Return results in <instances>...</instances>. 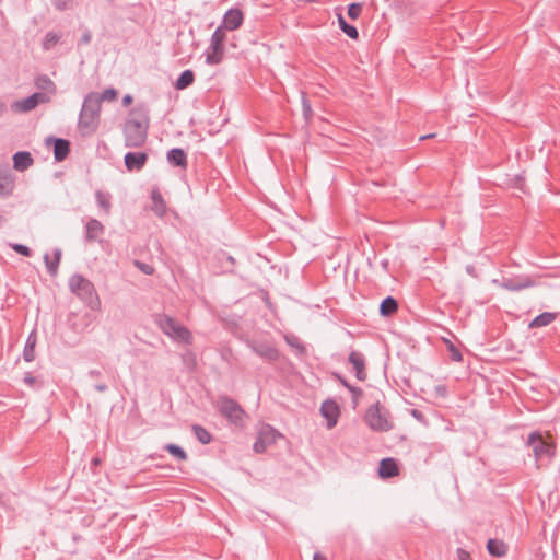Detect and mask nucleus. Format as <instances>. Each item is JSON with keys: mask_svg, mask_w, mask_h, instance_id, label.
I'll list each match as a JSON object with an SVG mask.
<instances>
[{"mask_svg": "<svg viewBox=\"0 0 560 560\" xmlns=\"http://www.w3.org/2000/svg\"><path fill=\"white\" fill-rule=\"evenodd\" d=\"M150 118L144 106L135 107L128 115L124 125V139L127 148H140L148 138Z\"/></svg>", "mask_w": 560, "mask_h": 560, "instance_id": "1", "label": "nucleus"}, {"mask_svg": "<svg viewBox=\"0 0 560 560\" xmlns=\"http://www.w3.org/2000/svg\"><path fill=\"white\" fill-rule=\"evenodd\" d=\"M102 106L94 94H88L79 117V128L83 135H92L98 126Z\"/></svg>", "mask_w": 560, "mask_h": 560, "instance_id": "2", "label": "nucleus"}, {"mask_svg": "<svg viewBox=\"0 0 560 560\" xmlns=\"http://www.w3.org/2000/svg\"><path fill=\"white\" fill-rule=\"evenodd\" d=\"M527 445L532 447L537 467L551 460L556 454V445L545 440L539 433H530L527 439Z\"/></svg>", "mask_w": 560, "mask_h": 560, "instance_id": "3", "label": "nucleus"}, {"mask_svg": "<svg viewBox=\"0 0 560 560\" xmlns=\"http://www.w3.org/2000/svg\"><path fill=\"white\" fill-rule=\"evenodd\" d=\"M365 422L369 428L377 432H387L393 428V420L389 411L380 402L370 406L365 413Z\"/></svg>", "mask_w": 560, "mask_h": 560, "instance_id": "4", "label": "nucleus"}, {"mask_svg": "<svg viewBox=\"0 0 560 560\" xmlns=\"http://www.w3.org/2000/svg\"><path fill=\"white\" fill-rule=\"evenodd\" d=\"M155 323L161 328V330L170 338L184 343H191L192 336L190 331L171 316L158 315L155 318Z\"/></svg>", "mask_w": 560, "mask_h": 560, "instance_id": "5", "label": "nucleus"}, {"mask_svg": "<svg viewBox=\"0 0 560 560\" xmlns=\"http://www.w3.org/2000/svg\"><path fill=\"white\" fill-rule=\"evenodd\" d=\"M224 27L219 26L210 38V47L206 56V62L209 65H218L221 62L224 52V42L226 39Z\"/></svg>", "mask_w": 560, "mask_h": 560, "instance_id": "6", "label": "nucleus"}, {"mask_svg": "<svg viewBox=\"0 0 560 560\" xmlns=\"http://www.w3.org/2000/svg\"><path fill=\"white\" fill-rule=\"evenodd\" d=\"M70 290L85 302L97 299L94 284L81 275H73L69 280Z\"/></svg>", "mask_w": 560, "mask_h": 560, "instance_id": "7", "label": "nucleus"}, {"mask_svg": "<svg viewBox=\"0 0 560 560\" xmlns=\"http://www.w3.org/2000/svg\"><path fill=\"white\" fill-rule=\"evenodd\" d=\"M217 407L219 411L234 424H241L243 422L245 412L235 400L221 397L217 402Z\"/></svg>", "mask_w": 560, "mask_h": 560, "instance_id": "8", "label": "nucleus"}, {"mask_svg": "<svg viewBox=\"0 0 560 560\" xmlns=\"http://www.w3.org/2000/svg\"><path fill=\"white\" fill-rule=\"evenodd\" d=\"M281 434L269 424H262L258 430L257 440L254 443L256 453H264L268 446L275 444Z\"/></svg>", "mask_w": 560, "mask_h": 560, "instance_id": "9", "label": "nucleus"}, {"mask_svg": "<svg viewBox=\"0 0 560 560\" xmlns=\"http://www.w3.org/2000/svg\"><path fill=\"white\" fill-rule=\"evenodd\" d=\"M48 103L46 94L34 93L26 98L15 101L12 104V109L19 113H27L34 109L38 104Z\"/></svg>", "mask_w": 560, "mask_h": 560, "instance_id": "10", "label": "nucleus"}, {"mask_svg": "<svg viewBox=\"0 0 560 560\" xmlns=\"http://www.w3.org/2000/svg\"><path fill=\"white\" fill-rule=\"evenodd\" d=\"M249 345L256 354L267 361L273 362L279 358V351L270 342L254 340Z\"/></svg>", "mask_w": 560, "mask_h": 560, "instance_id": "11", "label": "nucleus"}, {"mask_svg": "<svg viewBox=\"0 0 560 560\" xmlns=\"http://www.w3.org/2000/svg\"><path fill=\"white\" fill-rule=\"evenodd\" d=\"M148 161V154L145 152H128L125 154L124 162L125 166L129 172H139L143 168Z\"/></svg>", "mask_w": 560, "mask_h": 560, "instance_id": "12", "label": "nucleus"}, {"mask_svg": "<svg viewBox=\"0 0 560 560\" xmlns=\"http://www.w3.org/2000/svg\"><path fill=\"white\" fill-rule=\"evenodd\" d=\"M244 15L240 9H230L225 12L221 27L225 31H235L243 24Z\"/></svg>", "mask_w": 560, "mask_h": 560, "instance_id": "13", "label": "nucleus"}, {"mask_svg": "<svg viewBox=\"0 0 560 560\" xmlns=\"http://www.w3.org/2000/svg\"><path fill=\"white\" fill-rule=\"evenodd\" d=\"M320 413L327 420L328 429H331L338 422L340 410L334 400H326L322 404Z\"/></svg>", "mask_w": 560, "mask_h": 560, "instance_id": "14", "label": "nucleus"}, {"mask_svg": "<svg viewBox=\"0 0 560 560\" xmlns=\"http://www.w3.org/2000/svg\"><path fill=\"white\" fill-rule=\"evenodd\" d=\"M104 231V225L96 219H90L85 224V237L89 242L98 240Z\"/></svg>", "mask_w": 560, "mask_h": 560, "instance_id": "15", "label": "nucleus"}, {"mask_svg": "<svg viewBox=\"0 0 560 560\" xmlns=\"http://www.w3.org/2000/svg\"><path fill=\"white\" fill-rule=\"evenodd\" d=\"M35 85L40 92L39 94H46L48 97V102L50 101L51 96L56 94V85L47 75H39L35 80Z\"/></svg>", "mask_w": 560, "mask_h": 560, "instance_id": "16", "label": "nucleus"}, {"mask_svg": "<svg viewBox=\"0 0 560 560\" xmlns=\"http://www.w3.org/2000/svg\"><path fill=\"white\" fill-rule=\"evenodd\" d=\"M349 362L352 364L355 370V376L360 381H364L366 378L365 373V363L364 358L361 353L357 351H352L349 355Z\"/></svg>", "mask_w": 560, "mask_h": 560, "instance_id": "17", "label": "nucleus"}, {"mask_svg": "<svg viewBox=\"0 0 560 560\" xmlns=\"http://www.w3.org/2000/svg\"><path fill=\"white\" fill-rule=\"evenodd\" d=\"M399 472L397 463L393 458H384L380 463L378 475L382 478H390Z\"/></svg>", "mask_w": 560, "mask_h": 560, "instance_id": "18", "label": "nucleus"}, {"mask_svg": "<svg viewBox=\"0 0 560 560\" xmlns=\"http://www.w3.org/2000/svg\"><path fill=\"white\" fill-rule=\"evenodd\" d=\"M13 188L14 179L11 173L7 170H0V196L10 195Z\"/></svg>", "mask_w": 560, "mask_h": 560, "instance_id": "19", "label": "nucleus"}, {"mask_svg": "<svg viewBox=\"0 0 560 560\" xmlns=\"http://www.w3.org/2000/svg\"><path fill=\"white\" fill-rule=\"evenodd\" d=\"M33 164V158L28 152L20 151L13 155V166L18 171H25Z\"/></svg>", "mask_w": 560, "mask_h": 560, "instance_id": "20", "label": "nucleus"}, {"mask_svg": "<svg viewBox=\"0 0 560 560\" xmlns=\"http://www.w3.org/2000/svg\"><path fill=\"white\" fill-rule=\"evenodd\" d=\"M167 161L174 166L186 167L187 156L183 149H172L167 152Z\"/></svg>", "mask_w": 560, "mask_h": 560, "instance_id": "21", "label": "nucleus"}, {"mask_svg": "<svg viewBox=\"0 0 560 560\" xmlns=\"http://www.w3.org/2000/svg\"><path fill=\"white\" fill-rule=\"evenodd\" d=\"M37 342V335L36 331L33 330L26 340L24 351H23V358L26 362H32L35 358V346Z\"/></svg>", "mask_w": 560, "mask_h": 560, "instance_id": "22", "label": "nucleus"}, {"mask_svg": "<svg viewBox=\"0 0 560 560\" xmlns=\"http://www.w3.org/2000/svg\"><path fill=\"white\" fill-rule=\"evenodd\" d=\"M152 198V210L159 215L162 217L166 211V205L160 191L158 189H153L151 192Z\"/></svg>", "mask_w": 560, "mask_h": 560, "instance_id": "23", "label": "nucleus"}, {"mask_svg": "<svg viewBox=\"0 0 560 560\" xmlns=\"http://www.w3.org/2000/svg\"><path fill=\"white\" fill-rule=\"evenodd\" d=\"M69 153V142L65 139H56L54 145L55 160L60 162L66 159Z\"/></svg>", "mask_w": 560, "mask_h": 560, "instance_id": "24", "label": "nucleus"}, {"mask_svg": "<svg viewBox=\"0 0 560 560\" xmlns=\"http://www.w3.org/2000/svg\"><path fill=\"white\" fill-rule=\"evenodd\" d=\"M556 319V314L551 312H545L536 316L530 323L529 328L545 327L551 324Z\"/></svg>", "mask_w": 560, "mask_h": 560, "instance_id": "25", "label": "nucleus"}, {"mask_svg": "<svg viewBox=\"0 0 560 560\" xmlns=\"http://www.w3.org/2000/svg\"><path fill=\"white\" fill-rule=\"evenodd\" d=\"M487 549L489 553L494 557H503L508 551L506 545L503 541L497 539H489Z\"/></svg>", "mask_w": 560, "mask_h": 560, "instance_id": "26", "label": "nucleus"}, {"mask_svg": "<svg viewBox=\"0 0 560 560\" xmlns=\"http://www.w3.org/2000/svg\"><path fill=\"white\" fill-rule=\"evenodd\" d=\"M195 74L191 70H185L176 80L174 88L176 90H185L194 83Z\"/></svg>", "mask_w": 560, "mask_h": 560, "instance_id": "27", "label": "nucleus"}, {"mask_svg": "<svg viewBox=\"0 0 560 560\" xmlns=\"http://www.w3.org/2000/svg\"><path fill=\"white\" fill-rule=\"evenodd\" d=\"M397 308H398L397 301L394 298L388 296L385 300H383V302L381 303L380 313L383 316H390L392 314H394L397 311Z\"/></svg>", "mask_w": 560, "mask_h": 560, "instance_id": "28", "label": "nucleus"}, {"mask_svg": "<svg viewBox=\"0 0 560 560\" xmlns=\"http://www.w3.org/2000/svg\"><path fill=\"white\" fill-rule=\"evenodd\" d=\"M95 198H96L97 205L104 210V212L106 214H108L110 212V208H112L110 195L108 192L97 190L95 192Z\"/></svg>", "mask_w": 560, "mask_h": 560, "instance_id": "29", "label": "nucleus"}, {"mask_svg": "<svg viewBox=\"0 0 560 560\" xmlns=\"http://www.w3.org/2000/svg\"><path fill=\"white\" fill-rule=\"evenodd\" d=\"M337 16H338V24H339V27L341 28V31L345 34H347L351 39H358V37H359L358 30L353 25L348 24L341 14H338Z\"/></svg>", "mask_w": 560, "mask_h": 560, "instance_id": "30", "label": "nucleus"}, {"mask_svg": "<svg viewBox=\"0 0 560 560\" xmlns=\"http://www.w3.org/2000/svg\"><path fill=\"white\" fill-rule=\"evenodd\" d=\"M90 94H94V96L97 98V103L102 106V102H113L117 98V91L113 88L106 89L102 93L91 92Z\"/></svg>", "mask_w": 560, "mask_h": 560, "instance_id": "31", "label": "nucleus"}, {"mask_svg": "<svg viewBox=\"0 0 560 560\" xmlns=\"http://www.w3.org/2000/svg\"><path fill=\"white\" fill-rule=\"evenodd\" d=\"M192 431H194L196 438L198 439V441L201 442L202 444H208L211 441L210 433L201 425H198V424L192 425Z\"/></svg>", "mask_w": 560, "mask_h": 560, "instance_id": "32", "label": "nucleus"}, {"mask_svg": "<svg viewBox=\"0 0 560 560\" xmlns=\"http://www.w3.org/2000/svg\"><path fill=\"white\" fill-rule=\"evenodd\" d=\"M165 450L171 455H173L175 458H177L179 460H186L187 459L186 452L180 446H178L176 444H167V445H165Z\"/></svg>", "mask_w": 560, "mask_h": 560, "instance_id": "33", "label": "nucleus"}, {"mask_svg": "<svg viewBox=\"0 0 560 560\" xmlns=\"http://www.w3.org/2000/svg\"><path fill=\"white\" fill-rule=\"evenodd\" d=\"M59 39H60L59 34L54 33V32L47 33L44 38V42H43L44 49H46V50L51 49L59 42Z\"/></svg>", "mask_w": 560, "mask_h": 560, "instance_id": "34", "label": "nucleus"}, {"mask_svg": "<svg viewBox=\"0 0 560 560\" xmlns=\"http://www.w3.org/2000/svg\"><path fill=\"white\" fill-rule=\"evenodd\" d=\"M285 341L287 343L295 349L298 352L300 353H303L304 352V347L303 345L300 342L299 338L295 337V336H285Z\"/></svg>", "mask_w": 560, "mask_h": 560, "instance_id": "35", "label": "nucleus"}, {"mask_svg": "<svg viewBox=\"0 0 560 560\" xmlns=\"http://www.w3.org/2000/svg\"><path fill=\"white\" fill-rule=\"evenodd\" d=\"M362 12V4L360 3H351L348 7V15L350 19L355 20L360 16Z\"/></svg>", "mask_w": 560, "mask_h": 560, "instance_id": "36", "label": "nucleus"}, {"mask_svg": "<svg viewBox=\"0 0 560 560\" xmlns=\"http://www.w3.org/2000/svg\"><path fill=\"white\" fill-rule=\"evenodd\" d=\"M59 260H60V253L57 252L56 253V260L55 261H49V255H45V261H46V266H47V269L50 273H56L57 272V266L59 264Z\"/></svg>", "mask_w": 560, "mask_h": 560, "instance_id": "37", "label": "nucleus"}, {"mask_svg": "<svg viewBox=\"0 0 560 560\" xmlns=\"http://www.w3.org/2000/svg\"><path fill=\"white\" fill-rule=\"evenodd\" d=\"M530 285H532L530 281H526L524 283H518V284L512 283L511 281H508V282L503 283L504 288H506L509 290H512V291H517V290H521V289H524V288H528Z\"/></svg>", "mask_w": 560, "mask_h": 560, "instance_id": "38", "label": "nucleus"}, {"mask_svg": "<svg viewBox=\"0 0 560 560\" xmlns=\"http://www.w3.org/2000/svg\"><path fill=\"white\" fill-rule=\"evenodd\" d=\"M12 248L20 255H23V256H30L31 255V249L25 246V245H22V244H13L12 245Z\"/></svg>", "mask_w": 560, "mask_h": 560, "instance_id": "39", "label": "nucleus"}, {"mask_svg": "<svg viewBox=\"0 0 560 560\" xmlns=\"http://www.w3.org/2000/svg\"><path fill=\"white\" fill-rule=\"evenodd\" d=\"M135 265L145 275H152L154 271L153 267L148 264L136 260Z\"/></svg>", "mask_w": 560, "mask_h": 560, "instance_id": "40", "label": "nucleus"}, {"mask_svg": "<svg viewBox=\"0 0 560 560\" xmlns=\"http://www.w3.org/2000/svg\"><path fill=\"white\" fill-rule=\"evenodd\" d=\"M450 351H451V354H452V359L456 362H459L462 361L463 357H462V353L458 349H456L453 345H450L448 347Z\"/></svg>", "mask_w": 560, "mask_h": 560, "instance_id": "41", "label": "nucleus"}, {"mask_svg": "<svg viewBox=\"0 0 560 560\" xmlns=\"http://www.w3.org/2000/svg\"><path fill=\"white\" fill-rule=\"evenodd\" d=\"M303 112L306 118H310L312 115V109L308 101L303 96L302 98Z\"/></svg>", "mask_w": 560, "mask_h": 560, "instance_id": "42", "label": "nucleus"}, {"mask_svg": "<svg viewBox=\"0 0 560 560\" xmlns=\"http://www.w3.org/2000/svg\"><path fill=\"white\" fill-rule=\"evenodd\" d=\"M457 556L459 560H471L469 552L462 548L457 550Z\"/></svg>", "mask_w": 560, "mask_h": 560, "instance_id": "43", "label": "nucleus"}, {"mask_svg": "<svg viewBox=\"0 0 560 560\" xmlns=\"http://www.w3.org/2000/svg\"><path fill=\"white\" fill-rule=\"evenodd\" d=\"M54 5L56 9L62 11L67 9V0H54Z\"/></svg>", "mask_w": 560, "mask_h": 560, "instance_id": "44", "label": "nucleus"}, {"mask_svg": "<svg viewBox=\"0 0 560 560\" xmlns=\"http://www.w3.org/2000/svg\"><path fill=\"white\" fill-rule=\"evenodd\" d=\"M24 383L28 386H33L36 382L35 377L31 373H26L23 378Z\"/></svg>", "mask_w": 560, "mask_h": 560, "instance_id": "45", "label": "nucleus"}, {"mask_svg": "<svg viewBox=\"0 0 560 560\" xmlns=\"http://www.w3.org/2000/svg\"><path fill=\"white\" fill-rule=\"evenodd\" d=\"M91 42V33L85 31L80 39V44L88 45Z\"/></svg>", "mask_w": 560, "mask_h": 560, "instance_id": "46", "label": "nucleus"}, {"mask_svg": "<svg viewBox=\"0 0 560 560\" xmlns=\"http://www.w3.org/2000/svg\"><path fill=\"white\" fill-rule=\"evenodd\" d=\"M348 389L353 394L354 399H357V397L362 395V390L358 387L348 386Z\"/></svg>", "mask_w": 560, "mask_h": 560, "instance_id": "47", "label": "nucleus"}, {"mask_svg": "<svg viewBox=\"0 0 560 560\" xmlns=\"http://www.w3.org/2000/svg\"><path fill=\"white\" fill-rule=\"evenodd\" d=\"M132 103V96L130 94H127L122 97V104L125 106H128Z\"/></svg>", "mask_w": 560, "mask_h": 560, "instance_id": "48", "label": "nucleus"}, {"mask_svg": "<svg viewBox=\"0 0 560 560\" xmlns=\"http://www.w3.org/2000/svg\"><path fill=\"white\" fill-rule=\"evenodd\" d=\"M313 560H326V557L319 552H315Z\"/></svg>", "mask_w": 560, "mask_h": 560, "instance_id": "49", "label": "nucleus"}, {"mask_svg": "<svg viewBox=\"0 0 560 560\" xmlns=\"http://www.w3.org/2000/svg\"><path fill=\"white\" fill-rule=\"evenodd\" d=\"M95 388H96V390H98V392H105V390H106V388H107V386H106V385H104V384H100V385H96V386H95Z\"/></svg>", "mask_w": 560, "mask_h": 560, "instance_id": "50", "label": "nucleus"}, {"mask_svg": "<svg viewBox=\"0 0 560 560\" xmlns=\"http://www.w3.org/2000/svg\"><path fill=\"white\" fill-rule=\"evenodd\" d=\"M438 393H440L442 396L445 395V388L442 386L436 387Z\"/></svg>", "mask_w": 560, "mask_h": 560, "instance_id": "51", "label": "nucleus"}, {"mask_svg": "<svg viewBox=\"0 0 560 560\" xmlns=\"http://www.w3.org/2000/svg\"><path fill=\"white\" fill-rule=\"evenodd\" d=\"M433 137H435V133H430V135L422 136L420 138V140H424V139H429V138H433Z\"/></svg>", "mask_w": 560, "mask_h": 560, "instance_id": "52", "label": "nucleus"}, {"mask_svg": "<svg viewBox=\"0 0 560 560\" xmlns=\"http://www.w3.org/2000/svg\"><path fill=\"white\" fill-rule=\"evenodd\" d=\"M5 108L4 103L0 100V113H2Z\"/></svg>", "mask_w": 560, "mask_h": 560, "instance_id": "53", "label": "nucleus"}, {"mask_svg": "<svg viewBox=\"0 0 560 560\" xmlns=\"http://www.w3.org/2000/svg\"><path fill=\"white\" fill-rule=\"evenodd\" d=\"M92 463H93V465L97 466V465L101 464V459L100 458H94Z\"/></svg>", "mask_w": 560, "mask_h": 560, "instance_id": "54", "label": "nucleus"}, {"mask_svg": "<svg viewBox=\"0 0 560 560\" xmlns=\"http://www.w3.org/2000/svg\"><path fill=\"white\" fill-rule=\"evenodd\" d=\"M342 384L348 388V386H350L346 381H341Z\"/></svg>", "mask_w": 560, "mask_h": 560, "instance_id": "55", "label": "nucleus"}]
</instances>
